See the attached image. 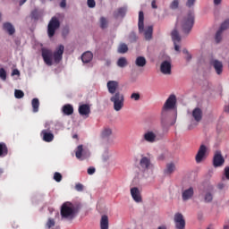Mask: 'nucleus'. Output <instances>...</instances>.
<instances>
[{"mask_svg": "<svg viewBox=\"0 0 229 229\" xmlns=\"http://www.w3.org/2000/svg\"><path fill=\"white\" fill-rule=\"evenodd\" d=\"M117 89H119V82L117 81H109L107 82V90L109 94H112L110 101L114 104V110L120 112V110H123V106H124V95L117 91Z\"/></svg>", "mask_w": 229, "mask_h": 229, "instance_id": "obj_1", "label": "nucleus"}, {"mask_svg": "<svg viewBox=\"0 0 229 229\" xmlns=\"http://www.w3.org/2000/svg\"><path fill=\"white\" fill-rule=\"evenodd\" d=\"M64 49L65 47H64V45H60L54 53L49 49L43 48L42 58L45 64L49 66L53 65V57L55 64H60L64 56Z\"/></svg>", "mask_w": 229, "mask_h": 229, "instance_id": "obj_2", "label": "nucleus"}, {"mask_svg": "<svg viewBox=\"0 0 229 229\" xmlns=\"http://www.w3.org/2000/svg\"><path fill=\"white\" fill-rule=\"evenodd\" d=\"M80 205H74L71 202H64L61 206L60 214L63 221L72 222L80 214Z\"/></svg>", "mask_w": 229, "mask_h": 229, "instance_id": "obj_3", "label": "nucleus"}, {"mask_svg": "<svg viewBox=\"0 0 229 229\" xmlns=\"http://www.w3.org/2000/svg\"><path fill=\"white\" fill-rule=\"evenodd\" d=\"M176 106V96L171 95L165 101L161 112V123L164 124L169 118V110Z\"/></svg>", "mask_w": 229, "mask_h": 229, "instance_id": "obj_4", "label": "nucleus"}, {"mask_svg": "<svg viewBox=\"0 0 229 229\" xmlns=\"http://www.w3.org/2000/svg\"><path fill=\"white\" fill-rule=\"evenodd\" d=\"M194 26V13L189 12L182 21V28L184 33H191V30Z\"/></svg>", "mask_w": 229, "mask_h": 229, "instance_id": "obj_5", "label": "nucleus"}, {"mask_svg": "<svg viewBox=\"0 0 229 229\" xmlns=\"http://www.w3.org/2000/svg\"><path fill=\"white\" fill-rule=\"evenodd\" d=\"M60 28V21L56 17H52L47 26V35L49 38H53L55 37V33H56V30Z\"/></svg>", "mask_w": 229, "mask_h": 229, "instance_id": "obj_6", "label": "nucleus"}, {"mask_svg": "<svg viewBox=\"0 0 229 229\" xmlns=\"http://www.w3.org/2000/svg\"><path fill=\"white\" fill-rule=\"evenodd\" d=\"M140 169L142 171V173H147V171H149V169H153L151 157L141 155V158L140 160Z\"/></svg>", "mask_w": 229, "mask_h": 229, "instance_id": "obj_7", "label": "nucleus"}, {"mask_svg": "<svg viewBox=\"0 0 229 229\" xmlns=\"http://www.w3.org/2000/svg\"><path fill=\"white\" fill-rule=\"evenodd\" d=\"M225 165V157L221 150H216L213 157V167H223Z\"/></svg>", "mask_w": 229, "mask_h": 229, "instance_id": "obj_8", "label": "nucleus"}, {"mask_svg": "<svg viewBox=\"0 0 229 229\" xmlns=\"http://www.w3.org/2000/svg\"><path fill=\"white\" fill-rule=\"evenodd\" d=\"M157 133H155L153 131H146L141 139V142H148V144H154V142H157Z\"/></svg>", "mask_w": 229, "mask_h": 229, "instance_id": "obj_9", "label": "nucleus"}, {"mask_svg": "<svg viewBox=\"0 0 229 229\" xmlns=\"http://www.w3.org/2000/svg\"><path fill=\"white\" fill-rule=\"evenodd\" d=\"M176 229H185V218L182 213H176L174 217Z\"/></svg>", "mask_w": 229, "mask_h": 229, "instance_id": "obj_10", "label": "nucleus"}, {"mask_svg": "<svg viewBox=\"0 0 229 229\" xmlns=\"http://www.w3.org/2000/svg\"><path fill=\"white\" fill-rule=\"evenodd\" d=\"M207 146L205 145H200L198 153L195 157V160L197 162V164H201V162H203V159L205 158V157H207Z\"/></svg>", "mask_w": 229, "mask_h": 229, "instance_id": "obj_11", "label": "nucleus"}, {"mask_svg": "<svg viewBox=\"0 0 229 229\" xmlns=\"http://www.w3.org/2000/svg\"><path fill=\"white\" fill-rule=\"evenodd\" d=\"M160 71L162 74L171 75L172 74V64L171 61H163L160 65Z\"/></svg>", "mask_w": 229, "mask_h": 229, "instance_id": "obj_12", "label": "nucleus"}, {"mask_svg": "<svg viewBox=\"0 0 229 229\" xmlns=\"http://www.w3.org/2000/svg\"><path fill=\"white\" fill-rule=\"evenodd\" d=\"M131 195L132 199L136 203H142V196L140 195V191L137 187H133L131 189Z\"/></svg>", "mask_w": 229, "mask_h": 229, "instance_id": "obj_13", "label": "nucleus"}, {"mask_svg": "<svg viewBox=\"0 0 229 229\" xmlns=\"http://www.w3.org/2000/svg\"><path fill=\"white\" fill-rule=\"evenodd\" d=\"M79 114L82 117H89L90 115V106L89 104H82L79 106Z\"/></svg>", "mask_w": 229, "mask_h": 229, "instance_id": "obj_14", "label": "nucleus"}, {"mask_svg": "<svg viewBox=\"0 0 229 229\" xmlns=\"http://www.w3.org/2000/svg\"><path fill=\"white\" fill-rule=\"evenodd\" d=\"M193 196H194V188L192 187H190L189 189H186L182 192V201H189V199H192Z\"/></svg>", "mask_w": 229, "mask_h": 229, "instance_id": "obj_15", "label": "nucleus"}, {"mask_svg": "<svg viewBox=\"0 0 229 229\" xmlns=\"http://www.w3.org/2000/svg\"><path fill=\"white\" fill-rule=\"evenodd\" d=\"M41 137L44 142H53L55 140V134L49 132V130H43L41 131Z\"/></svg>", "mask_w": 229, "mask_h": 229, "instance_id": "obj_16", "label": "nucleus"}, {"mask_svg": "<svg viewBox=\"0 0 229 229\" xmlns=\"http://www.w3.org/2000/svg\"><path fill=\"white\" fill-rule=\"evenodd\" d=\"M172 39L174 45L175 51H180V46L176 44V42H180L182 40V38L180 37V34L178 33V30H174L172 31Z\"/></svg>", "mask_w": 229, "mask_h": 229, "instance_id": "obj_17", "label": "nucleus"}, {"mask_svg": "<svg viewBox=\"0 0 229 229\" xmlns=\"http://www.w3.org/2000/svg\"><path fill=\"white\" fill-rule=\"evenodd\" d=\"M211 65H213L216 74H223V62L215 59L211 62Z\"/></svg>", "mask_w": 229, "mask_h": 229, "instance_id": "obj_18", "label": "nucleus"}, {"mask_svg": "<svg viewBox=\"0 0 229 229\" xmlns=\"http://www.w3.org/2000/svg\"><path fill=\"white\" fill-rule=\"evenodd\" d=\"M192 117L196 121V123H199L201 119H203V111L199 107H196L192 111Z\"/></svg>", "mask_w": 229, "mask_h": 229, "instance_id": "obj_19", "label": "nucleus"}, {"mask_svg": "<svg viewBox=\"0 0 229 229\" xmlns=\"http://www.w3.org/2000/svg\"><path fill=\"white\" fill-rule=\"evenodd\" d=\"M3 30L8 33V35H13L15 33V27L10 22H4L3 24Z\"/></svg>", "mask_w": 229, "mask_h": 229, "instance_id": "obj_20", "label": "nucleus"}, {"mask_svg": "<svg viewBox=\"0 0 229 229\" xmlns=\"http://www.w3.org/2000/svg\"><path fill=\"white\" fill-rule=\"evenodd\" d=\"M93 58H94V55L92 54V52H89V51L85 52L81 55V61L83 62V64H89V62H92Z\"/></svg>", "mask_w": 229, "mask_h": 229, "instance_id": "obj_21", "label": "nucleus"}, {"mask_svg": "<svg viewBox=\"0 0 229 229\" xmlns=\"http://www.w3.org/2000/svg\"><path fill=\"white\" fill-rule=\"evenodd\" d=\"M138 28L140 33H142V31H144V12L142 11L139 13Z\"/></svg>", "mask_w": 229, "mask_h": 229, "instance_id": "obj_22", "label": "nucleus"}, {"mask_svg": "<svg viewBox=\"0 0 229 229\" xmlns=\"http://www.w3.org/2000/svg\"><path fill=\"white\" fill-rule=\"evenodd\" d=\"M63 113L64 115H72L74 114V107L71 104H66L63 106Z\"/></svg>", "mask_w": 229, "mask_h": 229, "instance_id": "obj_23", "label": "nucleus"}, {"mask_svg": "<svg viewBox=\"0 0 229 229\" xmlns=\"http://www.w3.org/2000/svg\"><path fill=\"white\" fill-rule=\"evenodd\" d=\"M126 15V7H120L116 11L114 12V19H119L121 17H124Z\"/></svg>", "mask_w": 229, "mask_h": 229, "instance_id": "obj_24", "label": "nucleus"}, {"mask_svg": "<svg viewBox=\"0 0 229 229\" xmlns=\"http://www.w3.org/2000/svg\"><path fill=\"white\" fill-rule=\"evenodd\" d=\"M146 64H148V61H146V57L144 56H138L135 61V64L137 67H146Z\"/></svg>", "mask_w": 229, "mask_h": 229, "instance_id": "obj_25", "label": "nucleus"}, {"mask_svg": "<svg viewBox=\"0 0 229 229\" xmlns=\"http://www.w3.org/2000/svg\"><path fill=\"white\" fill-rule=\"evenodd\" d=\"M174 171H176V165L174 163H168L165 170V174H173Z\"/></svg>", "mask_w": 229, "mask_h": 229, "instance_id": "obj_26", "label": "nucleus"}, {"mask_svg": "<svg viewBox=\"0 0 229 229\" xmlns=\"http://www.w3.org/2000/svg\"><path fill=\"white\" fill-rule=\"evenodd\" d=\"M144 37L146 38V40H151V38H153V26H148L145 32H144Z\"/></svg>", "mask_w": 229, "mask_h": 229, "instance_id": "obj_27", "label": "nucleus"}, {"mask_svg": "<svg viewBox=\"0 0 229 229\" xmlns=\"http://www.w3.org/2000/svg\"><path fill=\"white\" fill-rule=\"evenodd\" d=\"M8 155V147L6 143L0 142V157H6Z\"/></svg>", "mask_w": 229, "mask_h": 229, "instance_id": "obj_28", "label": "nucleus"}, {"mask_svg": "<svg viewBox=\"0 0 229 229\" xmlns=\"http://www.w3.org/2000/svg\"><path fill=\"white\" fill-rule=\"evenodd\" d=\"M100 228L101 229H108V216L106 215H104L101 217Z\"/></svg>", "mask_w": 229, "mask_h": 229, "instance_id": "obj_29", "label": "nucleus"}, {"mask_svg": "<svg viewBox=\"0 0 229 229\" xmlns=\"http://www.w3.org/2000/svg\"><path fill=\"white\" fill-rule=\"evenodd\" d=\"M32 106V111L34 114H37L38 112V107L40 106V101H38V98H33L31 101Z\"/></svg>", "mask_w": 229, "mask_h": 229, "instance_id": "obj_30", "label": "nucleus"}, {"mask_svg": "<svg viewBox=\"0 0 229 229\" xmlns=\"http://www.w3.org/2000/svg\"><path fill=\"white\" fill-rule=\"evenodd\" d=\"M112 135V129L106 127L101 131V137L102 139H108Z\"/></svg>", "mask_w": 229, "mask_h": 229, "instance_id": "obj_31", "label": "nucleus"}, {"mask_svg": "<svg viewBox=\"0 0 229 229\" xmlns=\"http://www.w3.org/2000/svg\"><path fill=\"white\" fill-rule=\"evenodd\" d=\"M76 158L81 160V157H83V145H79L75 150Z\"/></svg>", "mask_w": 229, "mask_h": 229, "instance_id": "obj_32", "label": "nucleus"}, {"mask_svg": "<svg viewBox=\"0 0 229 229\" xmlns=\"http://www.w3.org/2000/svg\"><path fill=\"white\" fill-rule=\"evenodd\" d=\"M214 199V195L210 191H207L204 195V201L205 203H212Z\"/></svg>", "mask_w": 229, "mask_h": 229, "instance_id": "obj_33", "label": "nucleus"}, {"mask_svg": "<svg viewBox=\"0 0 229 229\" xmlns=\"http://www.w3.org/2000/svg\"><path fill=\"white\" fill-rule=\"evenodd\" d=\"M128 65V60H126V57H120L117 61V66L123 68Z\"/></svg>", "mask_w": 229, "mask_h": 229, "instance_id": "obj_34", "label": "nucleus"}, {"mask_svg": "<svg viewBox=\"0 0 229 229\" xmlns=\"http://www.w3.org/2000/svg\"><path fill=\"white\" fill-rule=\"evenodd\" d=\"M118 53L124 55V53H128V45L122 43L118 47Z\"/></svg>", "mask_w": 229, "mask_h": 229, "instance_id": "obj_35", "label": "nucleus"}, {"mask_svg": "<svg viewBox=\"0 0 229 229\" xmlns=\"http://www.w3.org/2000/svg\"><path fill=\"white\" fill-rule=\"evenodd\" d=\"M100 28L102 30L108 28V21H106V18L105 17L100 18Z\"/></svg>", "mask_w": 229, "mask_h": 229, "instance_id": "obj_36", "label": "nucleus"}, {"mask_svg": "<svg viewBox=\"0 0 229 229\" xmlns=\"http://www.w3.org/2000/svg\"><path fill=\"white\" fill-rule=\"evenodd\" d=\"M14 97L16 98V99H22V98H24V91L21 89H15Z\"/></svg>", "mask_w": 229, "mask_h": 229, "instance_id": "obj_37", "label": "nucleus"}, {"mask_svg": "<svg viewBox=\"0 0 229 229\" xmlns=\"http://www.w3.org/2000/svg\"><path fill=\"white\" fill-rule=\"evenodd\" d=\"M56 225V222L53 218H48L47 224H46V228L51 229L53 226Z\"/></svg>", "mask_w": 229, "mask_h": 229, "instance_id": "obj_38", "label": "nucleus"}, {"mask_svg": "<svg viewBox=\"0 0 229 229\" xmlns=\"http://www.w3.org/2000/svg\"><path fill=\"white\" fill-rule=\"evenodd\" d=\"M221 35H223V30H218L216 31V37H215L216 44H219V42H221V40L223 38Z\"/></svg>", "mask_w": 229, "mask_h": 229, "instance_id": "obj_39", "label": "nucleus"}, {"mask_svg": "<svg viewBox=\"0 0 229 229\" xmlns=\"http://www.w3.org/2000/svg\"><path fill=\"white\" fill-rule=\"evenodd\" d=\"M31 18L34 19V21H38L40 18V13H38V10L35 9L31 12Z\"/></svg>", "mask_w": 229, "mask_h": 229, "instance_id": "obj_40", "label": "nucleus"}, {"mask_svg": "<svg viewBox=\"0 0 229 229\" xmlns=\"http://www.w3.org/2000/svg\"><path fill=\"white\" fill-rule=\"evenodd\" d=\"M229 28V19L225 20L220 26V30L225 31V30H228Z\"/></svg>", "mask_w": 229, "mask_h": 229, "instance_id": "obj_41", "label": "nucleus"}, {"mask_svg": "<svg viewBox=\"0 0 229 229\" xmlns=\"http://www.w3.org/2000/svg\"><path fill=\"white\" fill-rule=\"evenodd\" d=\"M182 53L183 55H186L185 60H187L188 62H191V60H192V55L189 53V50H187V48L182 49Z\"/></svg>", "mask_w": 229, "mask_h": 229, "instance_id": "obj_42", "label": "nucleus"}, {"mask_svg": "<svg viewBox=\"0 0 229 229\" xmlns=\"http://www.w3.org/2000/svg\"><path fill=\"white\" fill-rule=\"evenodd\" d=\"M0 78L3 81H6V70H4V68L0 69Z\"/></svg>", "mask_w": 229, "mask_h": 229, "instance_id": "obj_43", "label": "nucleus"}, {"mask_svg": "<svg viewBox=\"0 0 229 229\" xmlns=\"http://www.w3.org/2000/svg\"><path fill=\"white\" fill-rule=\"evenodd\" d=\"M179 4H180V2H178V0H174L170 4L171 10H176V8H178Z\"/></svg>", "mask_w": 229, "mask_h": 229, "instance_id": "obj_44", "label": "nucleus"}, {"mask_svg": "<svg viewBox=\"0 0 229 229\" xmlns=\"http://www.w3.org/2000/svg\"><path fill=\"white\" fill-rule=\"evenodd\" d=\"M54 180L56 181L57 182H62V174L55 172L54 174Z\"/></svg>", "mask_w": 229, "mask_h": 229, "instance_id": "obj_45", "label": "nucleus"}, {"mask_svg": "<svg viewBox=\"0 0 229 229\" xmlns=\"http://www.w3.org/2000/svg\"><path fill=\"white\" fill-rule=\"evenodd\" d=\"M131 99H133L134 101H139V99H140V94H139V93H132L131 95Z\"/></svg>", "mask_w": 229, "mask_h": 229, "instance_id": "obj_46", "label": "nucleus"}, {"mask_svg": "<svg viewBox=\"0 0 229 229\" xmlns=\"http://www.w3.org/2000/svg\"><path fill=\"white\" fill-rule=\"evenodd\" d=\"M87 4L89 8H96V1L95 0H88Z\"/></svg>", "mask_w": 229, "mask_h": 229, "instance_id": "obj_47", "label": "nucleus"}, {"mask_svg": "<svg viewBox=\"0 0 229 229\" xmlns=\"http://www.w3.org/2000/svg\"><path fill=\"white\" fill-rule=\"evenodd\" d=\"M75 189H76V191H78V192L83 191V184H81V183H77V184L75 185Z\"/></svg>", "mask_w": 229, "mask_h": 229, "instance_id": "obj_48", "label": "nucleus"}, {"mask_svg": "<svg viewBox=\"0 0 229 229\" xmlns=\"http://www.w3.org/2000/svg\"><path fill=\"white\" fill-rule=\"evenodd\" d=\"M224 174L226 178V180H229V166H225L224 169Z\"/></svg>", "mask_w": 229, "mask_h": 229, "instance_id": "obj_49", "label": "nucleus"}, {"mask_svg": "<svg viewBox=\"0 0 229 229\" xmlns=\"http://www.w3.org/2000/svg\"><path fill=\"white\" fill-rule=\"evenodd\" d=\"M194 3H196V0H188L186 6H188V8H191V6H194Z\"/></svg>", "mask_w": 229, "mask_h": 229, "instance_id": "obj_50", "label": "nucleus"}, {"mask_svg": "<svg viewBox=\"0 0 229 229\" xmlns=\"http://www.w3.org/2000/svg\"><path fill=\"white\" fill-rule=\"evenodd\" d=\"M96 173V168L95 167H89L88 168V174H94Z\"/></svg>", "mask_w": 229, "mask_h": 229, "instance_id": "obj_51", "label": "nucleus"}, {"mask_svg": "<svg viewBox=\"0 0 229 229\" xmlns=\"http://www.w3.org/2000/svg\"><path fill=\"white\" fill-rule=\"evenodd\" d=\"M151 6L154 10H157V8H158V6L157 5V0H153L151 2Z\"/></svg>", "mask_w": 229, "mask_h": 229, "instance_id": "obj_52", "label": "nucleus"}, {"mask_svg": "<svg viewBox=\"0 0 229 229\" xmlns=\"http://www.w3.org/2000/svg\"><path fill=\"white\" fill-rule=\"evenodd\" d=\"M65 6H67L66 0H62V2L60 3V7L61 8H65Z\"/></svg>", "mask_w": 229, "mask_h": 229, "instance_id": "obj_53", "label": "nucleus"}, {"mask_svg": "<svg viewBox=\"0 0 229 229\" xmlns=\"http://www.w3.org/2000/svg\"><path fill=\"white\" fill-rule=\"evenodd\" d=\"M221 1H223V0H214V4H216V6H217V4H221Z\"/></svg>", "mask_w": 229, "mask_h": 229, "instance_id": "obj_54", "label": "nucleus"}, {"mask_svg": "<svg viewBox=\"0 0 229 229\" xmlns=\"http://www.w3.org/2000/svg\"><path fill=\"white\" fill-rule=\"evenodd\" d=\"M225 112H226L227 114H229V105L225 106Z\"/></svg>", "mask_w": 229, "mask_h": 229, "instance_id": "obj_55", "label": "nucleus"}, {"mask_svg": "<svg viewBox=\"0 0 229 229\" xmlns=\"http://www.w3.org/2000/svg\"><path fill=\"white\" fill-rule=\"evenodd\" d=\"M26 1H28V0H20V6H22V4H24V3H26Z\"/></svg>", "mask_w": 229, "mask_h": 229, "instance_id": "obj_56", "label": "nucleus"}, {"mask_svg": "<svg viewBox=\"0 0 229 229\" xmlns=\"http://www.w3.org/2000/svg\"><path fill=\"white\" fill-rule=\"evenodd\" d=\"M224 229H229V225L228 224L224 225Z\"/></svg>", "mask_w": 229, "mask_h": 229, "instance_id": "obj_57", "label": "nucleus"}, {"mask_svg": "<svg viewBox=\"0 0 229 229\" xmlns=\"http://www.w3.org/2000/svg\"><path fill=\"white\" fill-rule=\"evenodd\" d=\"M157 229H167L165 225L159 226Z\"/></svg>", "mask_w": 229, "mask_h": 229, "instance_id": "obj_58", "label": "nucleus"}, {"mask_svg": "<svg viewBox=\"0 0 229 229\" xmlns=\"http://www.w3.org/2000/svg\"><path fill=\"white\" fill-rule=\"evenodd\" d=\"M72 139H78V134H74V135L72 136Z\"/></svg>", "mask_w": 229, "mask_h": 229, "instance_id": "obj_59", "label": "nucleus"}, {"mask_svg": "<svg viewBox=\"0 0 229 229\" xmlns=\"http://www.w3.org/2000/svg\"><path fill=\"white\" fill-rule=\"evenodd\" d=\"M13 74H19V71H14Z\"/></svg>", "mask_w": 229, "mask_h": 229, "instance_id": "obj_60", "label": "nucleus"}, {"mask_svg": "<svg viewBox=\"0 0 229 229\" xmlns=\"http://www.w3.org/2000/svg\"><path fill=\"white\" fill-rule=\"evenodd\" d=\"M111 62L110 61H106V65H110Z\"/></svg>", "mask_w": 229, "mask_h": 229, "instance_id": "obj_61", "label": "nucleus"}, {"mask_svg": "<svg viewBox=\"0 0 229 229\" xmlns=\"http://www.w3.org/2000/svg\"><path fill=\"white\" fill-rule=\"evenodd\" d=\"M223 187H224L223 184L219 185V189H223Z\"/></svg>", "mask_w": 229, "mask_h": 229, "instance_id": "obj_62", "label": "nucleus"}, {"mask_svg": "<svg viewBox=\"0 0 229 229\" xmlns=\"http://www.w3.org/2000/svg\"><path fill=\"white\" fill-rule=\"evenodd\" d=\"M189 130H192V128H191V127H189Z\"/></svg>", "mask_w": 229, "mask_h": 229, "instance_id": "obj_63", "label": "nucleus"}]
</instances>
